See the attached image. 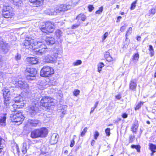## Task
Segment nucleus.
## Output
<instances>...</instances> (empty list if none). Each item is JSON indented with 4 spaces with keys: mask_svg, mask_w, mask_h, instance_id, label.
<instances>
[{
    "mask_svg": "<svg viewBox=\"0 0 156 156\" xmlns=\"http://www.w3.org/2000/svg\"><path fill=\"white\" fill-rule=\"evenodd\" d=\"M48 45H52L55 42V40L54 37L51 36H46L44 39L42 38L40 41L37 42V45L39 46V48H34L35 46L34 40L30 37H26L24 41V45L25 48L28 49H32L34 51V53L37 55H42L46 53L47 48L44 44V42Z\"/></svg>",
    "mask_w": 156,
    "mask_h": 156,
    "instance_id": "1",
    "label": "nucleus"
},
{
    "mask_svg": "<svg viewBox=\"0 0 156 156\" xmlns=\"http://www.w3.org/2000/svg\"><path fill=\"white\" fill-rule=\"evenodd\" d=\"M48 133V130L46 128H40L32 131L31 133V137L34 139L38 137H45L46 136Z\"/></svg>",
    "mask_w": 156,
    "mask_h": 156,
    "instance_id": "2",
    "label": "nucleus"
},
{
    "mask_svg": "<svg viewBox=\"0 0 156 156\" xmlns=\"http://www.w3.org/2000/svg\"><path fill=\"white\" fill-rule=\"evenodd\" d=\"M14 89L10 88L9 89L5 88L2 90L3 96L4 98V109L7 110L9 106V101L10 99V94L13 91Z\"/></svg>",
    "mask_w": 156,
    "mask_h": 156,
    "instance_id": "3",
    "label": "nucleus"
},
{
    "mask_svg": "<svg viewBox=\"0 0 156 156\" xmlns=\"http://www.w3.org/2000/svg\"><path fill=\"white\" fill-rule=\"evenodd\" d=\"M53 100L48 96L43 97L40 101V105L47 109H50L51 106L53 105Z\"/></svg>",
    "mask_w": 156,
    "mask_h": 156,
    "instance_id": "4",
    "label": "nucleus"
},
{
    "mask_svg": "<svg viewBox=\"0 0 156 156\" xmlns=\"http://www.w3.org/2000/svg\"><path fill=\"white\" fill-rule=\"evenodd\" d=\"M11 120L12 122H20V124L22 123L24 119V117L22 113L19 111H15L14 113L11 115Z\"/></svg>",
    "mask_w": 156,
    "mask_h": 156,
    "instance_id": "5",
    "label": "nucleus"
},
{
    "mask_svg": "<svg viewBox=\"0 0 156 156\" xmlns=\"http://www.w3.org/2000/svg\"><path fill=\"white\" fill-rule=\"evenodd\" d=\"M54 73V70L52 67L44 66L41 69L40 75L42 77H48Z\"/></svg>",
    "mask_w": 156,
    "mask_h": 156,
    "instance_id": "6",
    "label": "nucleus"
},
{
    "mask_svg": "<svg viewBox=\"0 0 156 156\" xmlns=\"http://www.w3.org/2000/svg\"><path fill=\"white\" fill-rule=\"evenodd\" d=\"M40 29L44 33H51L55 30L54 26L51 22H48L45 23V25L42 26Z\"/></svg>",
    "mask_w": 156,
    "mask_h": 156,
    "instance_id": "7",
    "label": "nucleus"
},
{
    "mask_svg": "<svg viewBox=\"0 0 156 156\" xmlns=\"http://www.w3.org/2000/svg\"><path fill=\"white\" fill-rule=\"evenodd\" d=\"M26 71L30 74L27 76V78L28 80H33L35 79V76L37 74V71L35 69L27 67L26 69Z\"/></svg>",
    "mask_w": 156,
    "mask_h": 156,
    "instance_id": "8",
    "label": "nucleus"
},
{
    "mask_svg": "<svg viewBox=\"0 0 156 156\" xmlns=\"http://www.w3.org/2000/svg\"><path fill=\"white\" fill-rule=\"evenodd\" d=\"M71 6L69 5L66 4L61 5L56 10V11L52 12L51 11L50 13H48L49 15H56L57 13H60L61 12H64L68 10L71 8Z\"/></svg>",
    "mask_w": 156,
    "mask_h": 156,
    "instance_id": "9",
    "label": "nucleus"
},
{
    "mask_svg": "<svg viewBox=\"0 0 156 156\" xmlns=\"http://www.w3.org/2000/svg\"><path fill=\"white\" fill-rule=\"evenodd\" d=\"M15 84L16 87L20 88L22 89L27 90L28 89V85L26 82L23 81L21 80L16 81Z\"/></svg>",
    "mask_w": 156,
    "mask_h": 156,
    "instance_id": "10",
    "label": "nucleus"
},
{
    "mask_svg": "<svg viewBox=\"0 0 156 156\" xmlns=\"http://www.w3.org/2000/svg\"><path fill=\"white\" fill-rule=\"evenodd\" d=\"M0 49L4 53H7L10 49L9 44L5 42H4L2 40L0 39Z\"/></svg>",
    "mask_w": 156,
    "mask_h": 156,
    "instance_id": "11",
    "label": "nucleus"
},
{
    "mask_svg": "<svg viewBox=\"0 0 156 156\" xmlns=\"http://www.w3.org/2000/svg\"><path fill=\"white\" fill-rule=\"evenodd\" d=\"M56 56L53 57L51 55H48L44 57L43 60L46 63H53L56 61Z\"/></svg>",
    "mask_w": 156,
    "mask_h": 156,
    "instance_id": "12",
    "label": "nucleus"
},
{
    "mask_svg": "<svg viewBox=\"0 0 156 156\" xmlns=\"http://www.w3.org/2000/svg\"><path fill=\"white\" fill-rule=\"evenodd\" d=\"M40 122L39 121L36 119H29L28 120L27 126H29L31 127H36L37 126H39Z\"/></svg>",
    "mask_w": 156,
    "mask_h": 156,
    "instance_id": "13",
    "label": "nucleus"
},
{
    "mask_svg": "<svg viewBox=\"0 0 156 156\" xmlns=\"http://www.w3.org/2000/svg\"><path fill=\"white\" fill-rule=\"evenodd\" d=\"M38 111V108L35 105H30L29 107V112L33 116L36 114Z\"/></svg>",
    "mask_w": 156,
    "mask_h": 156,
    "instance_id": "14",
    "label": "nucleus"
},
{
    "mask_svg": "<svg viewBox=\"0 0 156 156\" xmlns=\"http://www.w3.org/2000/svg\"><path fill=\"white\" fill-rule=\"evenodd\" d=\"M58 135L57 133H53L51 136L50 143L52 145L55 144L58 141Z\"/></svg>",
    "mask_w": 156,
    "mask_h": 156,
    "instance_id": "15",
    "label": "nucleus"
},
{
    "mask_svg": "<svg viewBox=\"0 0 156 156\" xmlns=\"http://www.w3.org/2000/svg\"><path fill=\"white\" fill-rule=\"evenodd\" d=\"M137 80L136 79H132L129 85V89L133 91H136L137 86Z\"/></svg>",
    "mask_w": 156,
    "mask_h": 156,
    "instance_id": "16",
    "label": "nucleus"
},
{
    "mask_svg": "<svg viewBox=\"0 0 156 156\" xmlns=\"http://www.w3.org/2000/svg\"><path fill=\"white\" fill-rule=\"evenodd\" d=\"M132 28L130 27L129 28L128 30L126 32V39L124 43V44L123 46V47L125 48H127L128 47V44H129V40L127 38V35L130 34L132 32Z\"/></svg>",
    "mask_w": 156,
    "mask_h": 156,
    "instance_id": "17",
    "label": "nucleus"
},
{
    "mask_svg": "<svg viewBox=\"0 0 156 156\" xmlns=\"http://www.w3.org/2000/svg\"><path fill=\"white\" fill-rule=\"evenodd\" d=\"M30 2L33 3L34 7L40 6L43 3V0H29Z\"/></svg>",
    "mask_w": 156,
    "mask_h": 156,
    "instance_id": "18",
    "label": "nucleus"
},
{
    "mask_svg": "<svg viewBox=\"0 0 156 156\" xmlns=\"http://www.w3.org/2000/svg\"><path fill=\"white\" fill-rule=\"evenodd\" d=\"M2 14L5 18H7L13 16L14 13L13 12L3 11Z\"/></svg>",
    "mask_w": 156,
    "mask_h": 156,
    "instance_id": "19",
    "label": "nucleus"
},
{
    "mask_svg": "<svg viewBox=\"0 0 156 156\" xmlns=\"http://www.w3.org/2000/svg\"><path fill=\"white\" fill-rule=\"evenodd\" d=\"M27 61L30 64H35L37 63V59L34 57H28L27 58Z\"/></svg>",
    "mask_w": 156,
    "mask_h": 156,
    "instance_id": "20",
    "label": "nucleus"
},
{
    "mask_svg": "<svg viewBox=\"0 0 156 156\" xmlns=\"http://www.w3.org/2000/svg\"><path fill=\"white\" fill-rule=\"evenodd\" d=\"M6 119V114H5L3 117H1L0 119V126H4L5 125Z\"/></svg>",
    "mask_w": 156,
    "mask_h": 156,
    "instance_id": "21",
    "label": "nucleus"
},
{
    "mask_svg": "<svg viewBox=\"0 0 156 156\" xmlns=\"http://www.w3.org/2000/svg\"><path fill=\"white\" fill-rule=\"evenodd\" d=\"M86 18V16L84 14L82 13L79 14L76 17V19L78 20V21H80V20L84 21L85 20Z\"/></svg>",
    "mask_w": 156,
    "mask_h": 156,
    "instance_id": "22",
    "label": "nucleus"
},
{
    "mask_svg": "<svg viewBox=\"0 0 156 156\" xmlns=\"http://www.w3.org/2000/svg\"><path fill=\"white\" fill-rule=\"evenodd\" d=\"M138 127V125L137 122H135L133 124L131 129L133 132L135 133H136V130Z\"/></svg>",
    "mask_w": 156,
    "mask_h": 156,
    "instance_id": "23",
    "label": "nucleus"
},
{
    "mask_svg": "<svg viewBox=\"0 0 156 156\" xmlns=\"http://www.w3.org/2000/svg\"><path fill=\"white\" fill-rule=\"evenodd\" d=\"M45 147L43 146L41 147V150L42 151L41 153L40 154L39 156H49L47 150L44 149Z\"/></svg>",
    "mask_w": 156,
    "mask_h": 156,
    "instance_id": "24",
    "label": "nucleus"
},
{
    "mask_svg": "<svg viewBox=\"0 0 156 156\" xmlns=\"http://www.w3.org/2000/svg\"><path fill=\"white\" fill-rule=\"evenodd\" d=\"M60 108H61L60 112L62 113V115H61V117H63L64 116V115L66 113L67 107L66 106H63L61 107Z\"/></svg>",
    "mask_w": 156,
    "mask_h": 156,
    "instance_id": "25",
    "label": "nucleus"
},
{
    "mask_svg": "<svg viewBox=\"0 0 156 156\" xmlns=\"http://www.w3.org/2000/svg\"><path fill=\"white\" fill-rule=\"evenodd\" d=\"M23 97L20 96L15 97L13 99L15 102L17 103H20L21 102L23 101Z\"/></svg>",
    "mask_w": 156,
    "mask_h": 156,
    "instance_id": "26",
    "label": "nucleus"
},
{
    "mask_svg": "<svg viewBox=\"0 0 156 156\" xmlns=\"http://www.w3.org/2000/svg\"><path fill=\"white\" fill-rule=\"evenodd\" d=\"M55 34L57 38H59L62 35V32L60 30L58 29L55 31Z\"/></svg>",
    "mask_w": 156,
    "mask_h": 156,
    "instance_id": "27",
    "label": "nucleus"
},
{
    "mask_svg": "<svg viewBox=\"0 0 156 156\" xmlns=\"http://www.w3.org/2000/svg\"><path fill=\"white\" fill-rule=\"evenodd\" d=\"M14 5L16 6H19L22 3V1L21 0H10Z\"/></svg>",
    "mask_w": 156,
    "mask_h": 156,
    "instance_id": "28",
    "label": "nucleus"
},
{
    "mask_svg": "<svg viewBox=\"0 0 156 156\" xmlns=\"http://www.w3.org/2000/svg\"><path fill=\"white\" fill-rule=\"evenodd\" d=\"M3 11L13 12L12 8L10 6H4L3 7Z\"/></svg>",
    "mask_w": 156,
    "mask_h": 156,
    "instance_id": "29",
    "label": "nucleus"
},
{
    "mask_svg": "<svg viewBox=\"0 0 156 156\" xmlns=\"http://www.w3.org/2000/svg\"><path fill=\"white\" fill-rule=\"evenodd\" d=\"M139 57V55L138 53L135 54L133 56L132 58L133 61V62H136L138 60Z\"/></svg>",
    "mask_w": 156,
    "mask_h": 156,
    "instance_id": "30",
    "label": "nucleus"
},
{
    "mask_svg": "<svg viewBox=\"0 0 156 156\" xmlns=\"http://www.w3.org/2000/svg\"><path fill=\"white\" fill-rule=\"evenodd\" d=\"M148 50L150 51L149 54L150 55V56L152 57L154 56V50L153 47L152 45H149V48Z\"/></svg>",
    "mask_w": 156,
    "mask_h": 156,
    "instance_id": "31",
    "label": "nucleus"
},
{
    "mask_svg": "<svg viewBox=\"0 0 156 156\" xmlns=\"http://www.w3.org/2000/svg\"><path fill=\"white\" fill-rule=\"evenodd\" d=\"M23 147L22 149V151L23 154H25L27 152V144L24 142L23 144Z\"/></svg>",
    "mask_w": 156,
    "mask_h": 156,
    "instance_id": "32",
    "label": "nucleus"
},
{
    "mask_svg": "<svg viewBox=\"0 0 156 156\" xmlns=\"http://www.w3.org/2000/svg\"><path fill=\"white\" fill-rule=\"evenodd\" d=\"M104 66V64L102 62H101L98 64V71L99 73H101V71L102 69Z\"/></svg>",
    "mask_w": 156,
    "mask_h": 156,
    "instance_id": "33",
    "label": "nucleus"
},
{
    "mask_svg": "<svg viewBox=\"0 0 156 156\" xmlns=\"http://www.w3.org/2000/svg\"><path fill=\"white\" fill-rule=\"evenodd\" d=\"M131 147L132 148H135L137 152L139 153L140 152V146L139 145H132L131 146Z\"/></svg>",
    "mask_w": 156,
    "mask_h": 156,
    "instance_id": "34",
    "label": "nucleus"
},
{
    "mask_svg": "<svg viewBox=\"0 0 156 156\" xmlns=\"http://www.w3.org/2000/svg\"><path fill=\"white\" fill-rule=\"evenodd\" d=\"M4 141L3 139L0 137V153L2 151V150L3 148V143Z\"/></svg>",
    "mask_w": 156,
    "mask_h": 156,
    "instance_id": "35",
    "label": "nucleus"
},
{
    "mask_svg": "<svg viewBox=\"0 0 156 156\" xmlns=\"http://www.w3.org/2000/svg\"><path fill=\"white\" fill-rule=\"evenodd\" d=\"M150 149L151 151H155L156 149V146L152 144H150L149 145Z\"/></svg>",
    "mask_w": 156,
    "mask_h": 156,
    "instance_id": "36",
    "label": "nucleus"
},
{
    "mask_svg": "<svg viewBox=\"0 0 156 156\" xmlns=\"http://www.w3.org/2000/svg\"><path fill=\"white\" fill-rule=\"evenodd\" d=\"M82 61L80 60H76L75 62L73 63V64L74 66H77L80 65L82 63Z\"/></svg>",
    "mask_w": 156,
    "mask_h": 156,
    "instance_id": "37",
    "label": "nucleus"
},
{
    "mask_svg": "<svg viewBox=\"0 0 156 156\" xmlns=\"http://www.w3.org/2000/svg\"><path fill=\"white\" fill-rule=\"evenodd\" d=\"M87 127H85L83 129V131L81 133L80 135L81 136H83L85 135V134L87 132Z\"/></svg>",
    "mask_w": 156,
    "mask_h": 156,
    "instance_id": "38",
    "label": "nucleus"
},
{
    "mask_svg": "<svg viewBox=\"0 0 156 156\" xmlns=\"http://www.w3.org/2000/svg\"><path fill=\"white\" fill-rule=\"evenodd\" d=\"M136 2H137V0H136V1H134L133 3L131 5V6L130 7V9L131 10H132L134 9H135V8L136 6Z\"/></svg>",
    "mask_w": 156,
    "mask_h": 156,
    "instance_id": "39",
    "label": "nucleus"
},
{
    "mask_svg": "<svg viewBox=\"0 0 156 156\" xmlns=\"http://www.w3.org/2000/svg\"><path fill=\"white\" fill-rule=\"evenodd\" d=\"M103 7H101L99 8V9L95 13L97 14H100L102 12L103 10Z\"/></svg>",
    "mask_w": 156,
    "mask_h": 156,
    "instance_id": "40",
    "label": "nucleus"
},
{
    "mask_svg": "<svg viewBox=\"0 0 156 156\" xmlns=\"http://www.w3.org/2000/svg\"><path fill=\"white\" fill-rule=\"evenodd\" d=\"M135 137V136L134 135H130L129 137V143H132L133 140V139Z\"/></svg>",
    "mask_w": 156,
    "mask_h": 156,
    "instance_id": "41",
    "label": "nucleus"
},
{
    "mask_svg": "<svg viewBox=\"0 0 156 156\" xmlns=\"http://www.w3.org/2000/svg\"><path fill=\"white\" fill-rule=\"evenodd\" d=\"M108 35V32H106L104 34L103 37L102 38V41L103 42L104 40L106 39L107 36Z\"/></svg>",
    "mask_w": 156,
    "mask_h": 156,
    "instance_id": "42",
    "label": "nucleus"
},
{
    "mask_svg": "<svg viewBox=\"0 0 156 156\" xmlns=\"http://www.w3.org/2000/svg\"><path fill=\"white\" fill-rule=\"evenodd\" d=\"M80 0H72L71 1L72 5H76L79 2Z\"/></svg>",
    "mask_w": 156,
    "mask_h": 156,
    "instance_id": "43",
    "label": "nucleus"
},
{
    "mask_svg": "<svg viewBox=\"0 0 156 156\" xmlns=\"http://www.w3.org/2000/svg\"><path fill=\"white\" fill-rule=\"evenodd\" d=\"M143 104V103L142 102H140L136 106L135 108V110H137L140 108L142 105Z\"/></svg>",
    "mask_w": 156,
    "mask_h": 156,
    "instance_id": "44",
    "label": "nucleus"
},
{
    "mask_svg": "<svg viewBox=\"0 0 156 156\" xmlns=\"http://www.w3.org/2000/svg\"><path fill=\"white\" fill-rule=\"evenodd\" d=\"M15 59L16 60L18 61V60H19L21 59V55L20 54L17 53V55L15 56Z\"/></svg>",
    "mask_w": 156,
    "mask_h": 156,
    "instance_id": "45",
    "label": "nucleus"
},
{
    "mask_svg": "<svg viewBox=\"0 0 156 156\" xmlns=\"http://www.w3.org/2000/svg\"><path fill=\"white\" fill-rule=\"evenodd\" d=\"M110 128H107L105 130V132L106 134V135L108 136H109L110 135Z\"/></svg>",
    "mask_w": 156,
    "mask_h": 156,
    "instance_id": "46",
    "label": "nucleus"
},
{
    "mask_svg": "<svg viewBox=\"0 0 156 156\" xmlns=\"http://www.w3.org/2000/svg\"><path fill=\"white\" fill-rule=\"evenodd\" d=\"M80 91L79 90H75L73 91V94L75 96H77L79 94Z\"/></svg>",
    "mask_w": 156,
    "mask_h": 156,
    "instance_id": "47",
    "label": "nucleus"
},
{
    "mask_svg": "<svg viewBox=\"0 0 156 156\" xmlns=\"http://www.w3.org/2000/svg\"><path fill=\"white\" fill-rule=\"evenodd\" d=\"M127 27V25L126 24H124V25H123L122 27H121L120 28V31L122 32H123L124 30H125V29Z\"/></svg>",
    "mask_w": 156,
    "mask_h": 156,
    "instance_id": "48",
    "label": "nucleus"
},
{
    "mask_svg": "<svg viewBox=\"0 0 156 156\" xmlns=\"http://www.w3.org/2000/svg\"><path fill=\"white\" fill-rule=\"evenodd\" d=\"M80 24V23H79L78 24H76L73 25L72 27V28L73 29H75L77 28L78 27H79Z\"/></svg>",
    "mask_w": 156,
    "mask_h": 156,
    "instance_id": "49",
    "label": "nucleus"
},
{
    "mask_svg": "<svg viewBox=\"0 0 156 156\" xmlns=\"http://www.w3.org/2000/svg\"><path fill=\"white\" fill-rule=\"evenodd\" d=\"M88 8L89 11L90 12H91L94 9V7L93 5H89L88 6Z\"/></svg>",
    "mask_w": 156,
    "mask_h": 156,
    "instance_id": "50",
    "label": "nucleus"
},
{
    "mask_svg": "<svg viewBox=\"0 0 156 156\" xmlns=\"http://www.w3.org/2000/svg\"><path fill=\"white\" fill-rule=\"evenodd\" d=\"M99 135V133L98 132L96 131L95 132V134L94 135V138L95 139H97V137Z\"/></svg>",
    "mask_w": 156,
    "mask_h": 156,
    "instance_id": "51",
    "label": "nucleus"
},
{
    "mask_svg": "<svg viewBox=\"0 0 156 156\" xmlns=\"http://www.w3.org/2000/svg\"><path fill=\"white\" fill-rule=\"evenodd\" d=\"M75 144V141L74 140V139L73 138L71 141V144H70V146L71 147H72L74 146Z\"/></svg>",
    "mask_w": 156,
    "mask_h": 156,
    "instance_id": "52",
    "label": "nucleus"
},
{
    "mask_svg": "<svg viewBox=\"0 0 156 156\" xmlns=\"http://www.w3.org/2000/svg\"><path fill=\"white\" fill-rule=\"evenodd\" d=\"M21 106L20 104H19L18 105H16V104H14L12 106V107L14 108H20V107Z\"/></svg>",
    "mask_w": 156,
    "mask_h": 156,
    "instance_id": "53",
    "label": "nucleus"
},
{
    "mask_svg": "<svg viewBox=\"0 0 156 156\" xmlns=\"http://www.w3.org/2000/svg\"><path fill=\"white\" fill-rule=\"evenodd\" d=\"M150 12L151 14H154L156 12V9H152L150 10Z\"/></svg>",
    "mask_w": 156,
    "mask_h": 156,
    "instance_id": "54",
    "label": "nucleus"
},
{
    "mask_svg": "<svg viewBox=\"0 0 156 156\" xmlns=\"http://www.w3.org/2000/svg\"><path fill=\"white\" fill-rule=\"evenodd\" d=\"M109 54H110L109 52H106V53L105 55V57L106 59L109 56H110Z\"/></svg>",
    "mask_w": 156,
    "mask_h": 156,
    "instance_id": "55",
    "label": "nucleus"
},
{
    "mask_svg": "<svg viewBox=\"0 0 156 156\" xmlns=\"http://www.w3.org/2000/svg\"><path fill=\"white\" fill-rule=\"evenodd\" d=\"M106 59L107 61L109 62H111L112 61V58L111 56L108 57Z\"/></svg>",
    "mask_w": 156,
    "mask_h": 156,
    "instance_id": "56",
    "label": "nucleus"
},
{
    "mask_svg": "<svg viewBox=\"0 0 156 156\" xmlns=\"http://www.w3.org/2000/svg\"><path fill=\"white\" fill-rule=\"evenodd\" d=\"M115 98L117 99L120 100L121 98V96L120 94H119L115 96Z\"/></svg>",
    "mask_w": 156,
    "mask_h": 156,
    "instance_id": "57",
    "label": "nucleus"
},
{
    "mask_svg": "<svg viewBox=\"0 0 156 156\" xmlns=\"http://www.w3.org/2000/svg\"><path fill=\"white\" fill-rule=\"evenodd\" d=\"M122 116L123 118H127L128 116V115L127 114L125 113L122 114Z\"/></svg>",
    "mask_w": 156,
    "mask_h": 156,
    "instance_id": "58",
    "label": "nucleus"
},
{
    "mask_svg": "<svg viewBox=\"0 0 156 156\" xmlns=\"http://www.w3.org/2000/svg\"><path fill=\"white\" fill-rule=\"evenodd\" d=\"M98 103H99L98 101H97L95 103V105H94V108H97V105H98Z\"/></svg>",
    "mask_w": 156,
    "mask_h": 156,
    "instance_id": "59",
    "label": "nucleus"
},
{
    "mask_svg": "<svg viewBox=\"0 0 156 156\" xmlns=\"http://www.w3.org/2000/svg\"><path fill=\"white\" fill-rule=\"evenodd\" d=\"M49 83V85H55L56 84V83L55 82H52V83Z\"/></svg>",
    "mask_w": 156,
    "mask_h": 156,
    "instance_id": "60",
    "label": "nucleus"
},
{
    "mask_svg": "<svg viewBox=\"0 0 156 156\" xmlns=\"http://www.w3.org/2000/svg\"><path fill=\"white\" fill-rule=\"evenodd\" d=\"M95 108H94H94H91V111L90 112V114H91V113H93V112H94V109H95Z\"/></svg>",
    "mask_w": 156,
    "mask_h": 156,
    "instance_id": "61",
    "label": "nucleus"
},
{
    "mask_svg": "<svg viewBox=\"0 0 156 156\" xmlns=\"http://www.w3.org/2000/svg\"><path fill=\"white\" fill-rule=\"evenodd\" d=\"M141 39V37L140 36H138L137 38V40L138 41H140Z\"/></svg>",
    "mask_w": 156,
    "mask_h": 156,
    "instance_id": "62",
    "label": "nucleus"
},
{
    "mask_svg": "<svg viewBox=\"0 0 156 156\" xmlns=\"http://www.w3.org/2000/svg\"><path fill=\"white\" fill-rule=\"evenodd\" d=\"M152 153L151 154V156H153L154 155V153L156 152L155 151H151Z\"/></svg>",
    "mask_w": 156,
    "mask_h": 156,
    "instance_id": "63",
    "label": "nucleus"
},
{
    "mask_svg": "<svg viewBox=\"0 0 156 156\" xmlns=\"http://www.w3.org/2000/svg\"><path fill=\"white\" fill-rule=\"evenodd\" d=\"M95 142V141L93 140L91 142V145L92 146H93Z\"/></svg>",
    "mask_w": 156,
    "mask_h": 156,
    "instance_id": "64",
    "label": "nucleus"
}]
</instances>
